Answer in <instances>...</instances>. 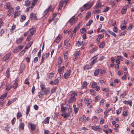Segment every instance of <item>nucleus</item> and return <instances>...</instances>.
I'll return each mask as SVG.
<instances>
[{
	"label": "nucleus",
	"instance_id": "f257e3e1",
	"mask_svg": "<svg viewBox=\"0 0 134 134\" xmlns=\"http://www.w3.org/2000/svg\"><path fill=\"white\" fill-rule=\"evenodd\" d=\"M72 111V110L71 108L69 107L68 108L67 112H65L63 113V114L61 115L64 118H68L70 116Z\"/></svg>",
	"mask_w": 134,
	"mask_h": 134
},
{
	"label": "nucleus",
	"instance_id": "f03ea898",
	"mask_svg": "<svg viewBox=\"0 0 134 134\" xmlns=\"http://www.w3.org/2000/svg\"><path fill=\"white\" fill-rule=\"evenodd\" d=\"M77 95V93H73L71 96L70 98L69 99L68 102L69 103L73 102L75 101L76 98L75 97Z\"/></svg>",
	"mask_w": 134,
	"mask_h": 134
},
{
	"label": "nucleus",
	"instance_id": "7ed1b4c3",
	"mask_svg": "<svg viewBox=\"0 0 134 134\" xmlns=\"http://www.w3.org/2000/svg\"><path fill=\"white\" fill-rule=\"evenodd\" d=\"M92 6V5H90L89 4L87 3L84 4L82 7L80 8V10L81 12H82L85 9L87 10L90 9Z\"/></svg>",
	"mask_w": 134,
	"mask_h": 134
},
{
	"label": "nucleus",
	"instance_id": "20e7f679",
	"mask_svg": "<svg viewBox=\"0 0 134 134\" xmlns=\"http://www.w3.org/2000/svg\"><path fill=\"white\" fill-rule=\"evenodd\" d=\"M71 72V70L70 69L69 70H67L66 73L64 74V77L65 79H68L70 75Z\"/></svg>",
	"mask_w": 134,
	"mask_h": 134
},
{
	"label": "nucleus",
	"instance_id": "39448f33",
	"mask_svg": "<svg viewBox=\"0 0 134 134\" xmlns=\"http://www.w3.org/2000/svg\"><path fill=\"white\" fill-rule=\"evenodd\" d=\"M52 8V6L51 5H50L48 8L44 11L43 13V16H44L47 15L48 13L51 11Z\"/></svg>",
	"mask_w": 134,
	"mask_h": 134
},
{
	"label": "nucleus",
	"instance_id": "423d86ee",
	"mask_svg": "<svg viewBox=\"0 0 134 134\" xmlns=\"http://www.w3.org/2000/svg\"><path fill=\"white\" fill-rule=\"evenodd\" d=\"M23 47V46L20 45L16 47L15 49L13 51V52L14 53L19 52Z\"/></svg>",
	"mask_w": 134,
	"mask_h": 134
},
{
	"label": "nucleus",
	"instance_id": "0eeeda50",
	"mask_svg": "<svg viewBox=\"0 0 134 134\" xmlns=\"http://www.w3.org/2000/svg\"><path fill=\"white\" fill-rule=\"evenodd\" d=\"M73 17H72L71 19L69 20L68 22L70 23V24L72 25L73 24L75 23L77 19V18H73Z\"/></svg>",
	"mask_w": 134,
	"mask_h": 134
},
{
	"label": "nucleus",
	"instance_id": "6e6552de",
	"mask_svg": "<svg viewBox=\"0 0 134 134\" xmlns=\"http://www.w3.org/2000/svg\"><path fill=\"white\" fill-rule=\"evenodd\" d=\"M25 124L24 123L20 122L18 126L19 130H24Z\"/></svg>",
	"mask_w": 134,
	"mask_h": 134
},
{
	"label": "nucleus",
	"instance_id": "1a4fd4ad",
	"mask_svg": "<svg viewBox=\"0 0 134 134\" xmlns=\"http://www.w3.org/2000/svg\"><path fill=\"white\" fill-rule=\"evenodd\" d=\"M28 125L30 126L31 131H34L36 129V125L30 123L28 124Z\"/></svg>",
	"mask_w": 134,
	"mask_h": 134
},
{
	"label": "nucleus",
	"instance_id": "9d476101",
	"mask_svg": "<svg viewBox=\"0 0 134 134\" xmlns=\"http://www.w3.org/2000/svg\"><path fill=\"white\" fill-rule=\"evenodd\" d=\"M13 12L14 8L13 7H11L8 11L7 13L8 16H11Z\"/></svg>",
	"mask_w": 134,
	"mask_h": 134
},
{
	"label": "nucleus",
	"instance_id": "9b49d317",
	"mask_svg": "<svg viewBox=\"0 0 134 134\" xmlns=\"http://www.w3.org/2000/svg\"><path fill=\"white\" fill-rule=\"evenodd\" d=\"M92 129L96 131H102V129L100 127L97 126L96 127L94 126H92Z\"/></svg>",
	"mask_w": 134,
	"mask_h": 134
},
{
	"label": "nucleus",
	"instance_id": "f8f14e48",
	"mask_svg": "<svg viewBox=\"0 0 134 134\" xmlns=\"http://www.w3.org/2000/svg\"><path fill=\"white\" fill-rule=\"evenodd\" d=\"M44 92V93L45 95H47L49 94L50 92V89L49 88H46L44 89L42 91Z\"/></svg>",
	"mask_w": 134,
	"mask_h": 134
},
{
	"label": "nucleus",
	"instance_id": "ddd939ff",
	"mask_svg": "<svg viewBox=\"0 0 134 134\" xmlns=\"http://www.w3.org/2000/svg\"><path fill=\"white\" fill-rule=\"evenodd\" d=\"M30 35L33 36L36 32V29L34 28H32L30 30Z\"/></svg>",
	"mask_w": 134,
	"mask_h": 134
},
{
	"label": "nucleus",
	"instance_id": "4468645a",
	"mask_svg": "<svg viewBox=\"0 0 134 134\" xmlns=\"http://www.w3.org/2000/svg\"><path fill=\"white\" fill-rule=\"evenodd\" d=\"M45 94L42 91H40L38 93V96L39 97L41 98H43Z\"/></svg>",
	"mask_w": 134,
	"mask_h": 134
},
{
	"label": "nucleus",
	"instance_id": "2eb2a0df",
	"mask_svg": "<svg viewBox=\"0 0 134 134\" xmlns=\"http://www.w3.org/2000/svg\"><path fill=\"white\" fill-rule=\"evenodd\" d=\"M50 117H48L46 118L42 122L44 124H48L49 121Z\"/></svg>",
	"mask_w": 134,
	"mask_h": 134
},
{
	"label": "nucleus",
	"instance_id": "dca6fc26",
	"mask_svg": "<svg viewBox=\"0 0 134 134\" xmlns=\"http://www.w3.org/2000/svg\"><path fill=\"white\" fill-rule=\"evenodd\" d=\"M123 103L126 104H129L130 106H131L132 101L130 100H128L127 101L124 100L123 102Z\"/></svg>",
	"mask_w": 134,
	"mask_h": 134
},
{
	"label": "nucleus",
	"instance_id": "f3484780",
	"mask_svg": "<svg viewBox=\"0 0 134 134\" xmlns=\"http://www.w3.org/2000/svg\"><path fill=\"white\" fill-rule=\"evenodd\" d=\"M79 55V52H76L75 54L74 57V60L75 61L78 58Z\"/></svg>",
	"mask_w": 134,
	"mask_h": 134
},
{
	"label": "nucleus",
	"instance_id": "a211bd4d",
	"mask_svg": "<svg viewBox=\"0 0 134 134\" xmlns=\"http://www.w3.org/2000/svg\"><path fill=\"white\" fill-rule=\"evenodd\" d=\"M10 68H8L6 71L5 76L7 77H9L10 76Z\"/></svg>",
	"mask_w": 134,
	"mask_h": 134
},
{
	"label": "nucleus",
	"instance_id": "6ab92c4d",
	"mask_svg": "<svg viewBox=\"0 0 134 134\" xmlns=\"http://www.w3.org/2000/svg\"><path fill=\"white\" fill-rule=\"evenodd\" d=\"M33 43L32 41H31L29 42L26 45L25 48V49H27L29 48L32 45Z\"/></svg>",
	"mask_w": 134,
	"mask_h": 134
},
{
	"label": "nucleus",
	"instance_id": "aec40b11",
	"mask_svg": "<svg viewBox=\"0 0 134 134\" xmlns=\"http://www.w3.org/2000/svg\"><path fill=\"white\" fill-rule=\"evenodd\" d=\"M7 93L3 94L0 97V102L3 101L5 98L7 97Z\"/></svg>",
	"mask_w": 134,
	"mask_h": 134
},
{
	"label": "nucleus",
	"instance_id": "412c9836",
	"mask_svg": "<svg viewBox=\"0 0 134 134\" xmlns=\"http://www.w3.org/2000/svg\"><path fill=\"white\" fill-rule=\"evenodd\" d=\"M62 38V36L61 35L58 36L55 39V41L56 43H59L60 41Z\"/></svg>",
	"mask_w": 134,
	"mask_h": 134
},
{
	"label": "nucleus",
	"instance_id": "4be33fe9",
	"mask_svg": "<svg viewBox=\"0 0 134 134\" xmlns=\"http://www.w3.org/2000/svg\"><path fill=\"white\" fill-rule=\"evenodd\" d=\"M73 107L74 108V110L75 114H76L78 111L79 109L78 108L76 107V105L75 104L73 105Z\"/></svg>",
	"mask_w": 134,
	"mask_h": 134
},
{
	"label": "nucleus",
	"instance_id": "5701e85b",
	"mask_svg": "<svg viewBox=\"0 0 134 134\" xmlns=\"http://www.w3.org/2000/svg\"><path fill=\"white\" fill-rule=\"evenodd\" d=\"M16 100V98H15L14 99H11L10 100H9L8 103H7V105H10L11 103H13L14 100Z\"/></svg>",
	"mask_w": 134,
	"mask_h": 134
},
{
	"label": "nucleus",
	"instance_id": "b1692460",
	"mask_svg": "<svg viewBox=\"0 0 134 134\" xmlns=\"http://www.w3.org/2000/svg\"><path fill=\"white\" fill-rule=\"evenodd\" d=\"M10 55V53L7 54L3 57V60L4 61H5L7 60H8L9 58Z\"/></svg>",
	"mask_w": 134,
	"mask_h": 134
},
{
	"label": "nucleus",
	"instance_id": "393cba45",
	"mask_svg": "<svg viewBox=\"0 0 134 134\" xmlns=\"http://www.w3.org/2000/svg\"><path fill=\"white\" fill-rule=\"evenodd\" d=\"M92 66L90 65V66L89 65L86 64L83 67V69L84 70H86L91 69L92 68Z\"/></svg>",
	"mask_w": 134,
	"mask_h": 134
},
{
	"label": "nucleus",
	"instance_id": "a878e982",
	"mask_svg": "<svg viewBox=\"0 0 134 134\" xmlns=\"http://www.w3.org/2000/svg\"><path fill=\"white\" fill-rule=\"evenodd\" d=\"M87 85V83L86 81H84L83 82L82 86H81L82 89H84L85 88H86V86Z\"/></svg>",
	"mask_w": 134,
	"mask_h": 134
},
{
	"label": "nucleus",
	"instance_id": "bb28decb",
	"mask_svg": "<svg viewBox=\"0 0 134 134\" xmlns=\"http://www.w3.org/2000/svg\"><path fill=\"white\" fill-rule=\"evenodd\" d=\"M40 87L42 91V90H43L44 89H45V88H46L45 84L43 83H41L40 85Z\"/></svg>",
	"mask_w": 134,
	"mask_h": 134
},
{
	"label": "nucleus",
	"instance_id": "cd10ccee",
	"mask_svg": "<svg viewBox=\"0 0 134 134\" xmlns=\"http://www.w3.org/2000/svg\"><path fill=\"white\" fill-rule=\"evenodd\" d=\"M84 42L83 41L80 42H79V41H78L77 42L76 44V46L78 47H79L81 46L84 45Z\"/></svg>",
	"mask_w": 134,
	"mask_h": 134
},
{
	"label": "nucleus",
	"instance_id": "c85d7f7f",
	"mask_svg": "<svg viewBox=\"0 0 134 134\" xmlns=\"http://www.w3.org/2000/svg\"><path fill=\"white\" fill-rule=\"evenodd\" d=\"M20 14H21V13H20V12L17 11L16 12V11H15V13L14 14V18H16L18 16H19L20 15Z\"/></svg>",
	"mask_w": 134,
	"mask_h": 134
},
{
	"label": "nucleus",
	"instance_id": "c756f323",
	"mask_svg": "<svg viewBox=\"0 0 134 134\" xmlns=\"http://www.w3.org/2000/svg\"><path fill=\"white\" fill-rule=\"evenodd\" d=\"M102 6V5L100 3L99 1H97V3L96 5V8H99L101 7Z\"/></svg>",
	"mask_w": 134,
	"mask_h": 134
},
{
	"label": "nucleus",
	"instance_id": "7c9ffc66",
	"mask_svg": "<svg viewBox=\"0 0 134 134\" xmlns=\"http://www.w3.org/2000/svg\"><path fill=\"white\" fill-rule=\"evenodd\" d=\"M127 11V7H125L123 8L121 10V13L122 14L125 13Z\"/></svg>",
	"mask_w": 134,
	"mask_h": 134
},
{
	"label": "nucleus",
	"instance_id": "2f4dec72",
	"mask_svg": "<svg viewBox=\"0 0 134 134\" xmlns=\"http://www.w3.org/2000/svg\"><path fill=\"white\" fill-rule=\"evenodd\" d=\"M54 76V74L53 72H51L49 73L48 75V78L51 79Z\"/></svg>",
	"mask_w": 134,
	"mask_h": 134
},
{
	"label": "nucleus",
	"instance_id": "473e14b6",
	"mask_svg": "<svg viewBox=\"0 0 134 134\" xmlns=\"http://www.w3.org/2000/svg\"><path fill=\"white\" fill-rule=\"evenodd\" d=\"M23 38L22 37H21L20 38L17 40L16 42L17 43L19 44L21 43L23 41Z\"/></svg>",
	"mask_w": 134,
	"mask_h": 134
},
{
	"label": "nucleus",
	"instance_id": "72a5a7b5",
	"mask_svg": "<svg viewBox=\"0 0 134 134\" xmlns=\"http://www.w3.org/2000/svg\"><path fill=\"white\" fill-rule=\"evenodd\" d=\"M57 89L56 87H54L52 88L51 91V94H52L55 92Z\"/></svg>",
	"mask_w": 134,
	"mask_h": 134
},
{
	"label": "nucleus",
	"instance_id": "f704fd0d",
	"mask_svg": "<svg viewBox=\"0 0 134 134\" xmlns=\"http://www.w3.org/2000/svg\"><path fill=\"white\" fill-rule=\"evenodd\" d=\"M68 108L66 107H63L62 108H61V110L63 113L66 112L67 110H68Z\"/></svg>",
	"mask_w": 134,
	"mask_h": 134
},
{
	"label": "nucleus",
	"instance_id": "c9c22d12",
	"mask_svg": "<svg viewBox=\"0 0 134 134\" xmlns=\"http://www.w3.org/2000/svg\"><path fill=\"white\" fill-rule=\"evenodd\" d=\"M38 0H33V2H32V4L33 5V6H31V9L33 8L34 6L36 4Z\"/></svg>",
	"mask_w": 134,
	"mask_h": 134
},
{
	"label": "nucleus",
	"instance_id": "e433bc0d",
	"mask_svg": "<svg viewBox=\"0 0 134 134\" xmlns=\"http://www.w3.org/2000/svg\"><path fill=\"white\" fill-rule=\"evenodd\" d=\"M97 85V84L96 83L93 82L91 85V87L93 88H94L96 87Z\"/></svg>",
	"mask_w": 134,
	"mask_h": 134
},
{
	"label": "nucleus",
	"instance_id": "4c0bfd02",
	"mask_svg": "<svg viewBox=\"0 0 134 134\" xmlns=\"http://www.w3.org/2000/svg\"><path fill=\"white\" fill-rule=\"evenodd\" d=\"M13 87V86L12 85H8L6 88V90L7 91L10 90Z\"/></svg>",
	"mask_w": 134,
	"mask_h": 134
},
{
	"label": "nucleus",
	"instance_id": "58836bf2",
	"mask_svg": "<svg viewBox=\"0 0 134 134\" xmlns=\"http://www.w3.org/2000/svg\"><path fill=\"white\" fill-rule=\"evenodd\" d=\"M97 59V58H96L92 60L90 64L91 66H92L93 64L96 63Z\"/></svg>",
	"mask_w": 134,
	"mask_h": 134
},
{
	"label": "nucleus",
	"instance_id": "ea45409f",
	"mask_svg": "<svg viewBox=\"0 0 134 134\" xmlns=\"http://www.w3.org/2000/svg\"><path fill=\"white\" fill-rule=\"evenodd\" d=\"M105 45V44L104 42H102L99 46V48H103L104 46Z\"/></svg>",
	"mask_w": 134,
	"mask_h": 134
},
{
	"label": "nucleus",
	"instance_id": "a19ab883",
	"mask_svg": "<svg viewBox=\"0 0 134 134\" xmlns=\"http://www.w3.org/2000/svg\"><path fill=\"white\" fill-rule=\"evenodd\" d=\"M108 31L110 34L114 36V37H116V35L112 31H111L109 30H108Z\"/></svg>",
	"mask_w": 134,
	"mask_h": 134
},
{
	"label": "nucleus",
	"instance_id": "79ce46f5",
	"mask_svg": "<svg viewBox=\"0 0 134 134\" xmlns=\"http://www.w3.org/2000/svg\"><path fill=\"white\" fill-rule=\"evenodd\" d=\"M103 111V110L101 109L100 108H98L97 109L96 111V113L97 114L99 113H100V112L102 111Z\"/></svg>",
	"mask_w": 134,
	"mask_h": 134
},
{
	"label": "nucleus",
	"instance_id": "37998d69",
	"mask_svg": "<svg viewBox=\"0 0 134 134\" xmlns=\"http://www.w3.org/2000/svg\"><path fill=\"white\" fill-rule=\"evenodd\" d=\"M10 3H7L6 4L5 6L6 7V8L7 9H9L10 6Z\"/></svg>",
	"mask_w": 134,
	"mask_h": 134
},
{
	"label": "nucleus",
	"instance_id": "c03bdc74",
	"mask_svg": "<svg viewBox=\"0 0 134 134\" xmlns=\"http://www.w3.org/2000/svg\"><path fill=\"white\" fill-rule=\"evenodd\" d=\"M99 73V69H96L94 72V75L95 76H97L98 75Z\"/></svg>",
	"mask_w": 134,
	"mask_h": 134
},
{
	"label": "nucleus",
	"instance_id": "a18cd8bd",
	"mask_svg": "<svg viewBox=\"0 0 134 134\" xmlns=\"http://www.w3.org/2000/svg\"><path fill=\"white\" fill-rule=\"evenodd\" d=\"M92 101V99H89L87 101V106L89 105Z\"/></svg>",
	"mask_w": 134,
	"mask_h": 134
},
{
	"label": "nucleus",
	"instance_id": "49530a36",
	"mask_svg": "<svg viewBox=\"0 0 134 134\" xmlns=\"http://www.w3.org/2000/svg\"><path fill=\"white\" fill-rule=\"evenodd\" d=\"M30 4V2L29 1H26L25 2V5L26 6H29Z\"/></svg>",
	"mask_w": 134,
	"mask_h": 134
},
{
	"label": "nucleus",
	"instance_id": "de8ad7c7",
	"mask_svg": "<svg viewBox=\"0 0 134 134\" xmlns=\"http://www.w3.org/2000/svg\"><path fill=\"white\" fill-rule=\"evenodd\" d=\"M25 52V50L24 49L23 50L20 52L18 54V55L19 56L23 55V54H24V53Z\"/></svg>",
	"mask_w": 134,
	"mask_h": 134
},
{
	"label": "nucleus",
	"instance_id": "09e8293b",
	"mask_svg": "<svg viewBox=\"0 0 134 134\" xmlns=\"http://www.w3.org/2000/svg\"><path fill=\"white\" fill-rule=\"evenodd\" d=\"M30 107L29 105L27 107L26 109V114L27 116L29 114V112L30 111Z\"/></svg>",
	"mask_w": 134,
	"mask_h": 134
},
{
	"label": "nucleus",
	"instance_id": "8fccbe9b",
	"mask_svg": "<svg viewBox=\"0 0 134 134\" xmlns=\"http://www.w3.org/2000/svg\"><path fill=\"white\" fill-rule=\"evenodd\" d=\"M22 115L21 113L20 112H18L16 116L17 118L18 119H19V118L21 117Z\"/></svg>",
	"mask_w": 134,
	"mask_h": 134
},
{
	"label": "nucleus",
	"instance_id": "3c124183",
	"mask_svg": "<svg viewBox=\"0 0 134 134\" xmlns=\"http://www.w3.org/2000/svg\"><path fill=\"white\" fill-rule=\"evenodd\" d=\"M91 13L90 12L87 13L86 15V19H88L91 16Z\"/></svg>",
	"mask_w": 134,
	"mask_h": 134
},
{
	"label": "nucleus",
	"instance_id": "603ef678",
	"mask_svg": "<svg viewBox=\"0 0 134 134\" xmlns=\"http://www.w3.org/2000/svg\"><path fill=\"white\" fill-rule=\"evenodd\" d=\"M5 29H2L0 31V34H1V35H0V36H2V35L3 34L5 31Z\"/></svg>",
	"mask_w": 134,
	"mask_h": 134
},
{
	"label": "nucleus",
	"instance_id": "864d4df0",
	"mask_svg": "<svg viewBox=\"0 0 134 134\" xmlns=\"http://www.w3.org/2000/svg\"><path fill=\"white\" fill-rule=\"evenodd\" d=\"M32 36L31 35H30L27 36V38L26 39V40L28 41H29L30 40L32 37Z\"/></svg>",
	"mask_w": 134,
	"mask_h": 134
},
{
	"label": "nucleus",
	"instance_id": "5fc2aeb1",
	"mask_svg": "<svg viewBox=\"0 0 134 134\" xmlns=\"http://www.w3.org/2000/svg\"><path fill=\"white\" fill-rule=\"evenodd\" d=\"M93 22V21L92 20H90L88 23H87L86 24V25L87 26H90L91 24Z\"/></svg>",
	"mask_w": 134,
	"mask_h": 134
},
{
	"label": "nucleus",
	"instance_id": "6e6d98bb",
	"mask_svg": "<svg viewBox=\"0 0 134 134\" xmlns=\"http://www.w3.org/2000/svg\"><path fill=\"white\" fill-rule=\"evenodd\" d=\"M18 83L16 82H15L14 83V85H13V88L14 89H16L18 87Z\"/></svg>",
	"mask_w": 134,
	"mask_h": 134
},
{
	"label": "nucleus",
	"instance_id": "4d7b16f0",
	"mask_svg": "<svg viewBox=\"0 0 134 134\" xmlns=\"http://www.w3.org/2000/svg\"><path fill=\"white\" fill-rule=\"evenodd\" d=\"M24 83L25 84L29 85L30 84V83L28 81L27 79H26L24 82Z\"/></svg>",
	"mask_w": 134,
	"mask_h": 134
},
{
	"label": "nucleus",
	"instance_id": "13d9d810",
	"mask_svg": "<svg viewBox=\"0 0 134 134\" xmlns=\"http://www.w3.org/2000/svg\"><path fill=\"white\" fill-rule=\"evenodd\" d=\"M121 29L122 30H125L126 29V26L123 25V26H121Z\"/></svg>",
	"mask_w": 134,
	"mask_h": 134
},
{
	"label": "nucleus",
	"instance_id": "bf43d9fd",
	"mask_svg": "<svg viewBox=\"0 0 134 134\" xmlns=\"http://www.w3.org/2000/svg\"><path fill=\"white\" fill-rule=\"evenodd\" d=\"M38 57H35L34 59V62L35 63L36 62H37L38 60Z\"/></svg>",
	"mask_w": 134,
	"mask_h": 134
},
{
	"label": "nucleus",
	"instance_id": "052dcab7",
	"mask_svg": "<svg viewBox=\"0 0 134 134\" xmlns=\"http://www.w3.org/2000/svg\"><path fill=\"white\" fill-rule=\"evenodd\" d=\"M127 112L126 111H124L122 113V115L124 116H126L127 115Z\"/></svg>",
	"mask_w": 134,
	"mask_h": 134
},
{
	"label": "nucleus",
	"instance_id": "680f3d73",
	"mask_svg": "<svg viewBox=\"0 0 134 134\" xmlns=\"http://www.w3.org/2000/svg\"><path fill=\"white\" fill-rule=\"evenodd\" d=\"M102 25L101 24H100L99 25L98 27V29H97V32L98 33H99V31L100 29H101V28H102Z\"/></svg>",
	"mask_w": 134,
	"mask_h": 134
},
{
	"label": "nucleus",
	"instance_id": "e2e57ef3",
	"mask_svg": "<svg viewBox=\"0 0 134 134\" xmlns=\"http://www.w3.org/2000/svg\"><path fill=\"white\" fill-rule=\"evenodd\" d=\"M35 14L33 13H32L30 14V18L32 20H34V18H35L34 17Z\"/></svg>",
	"mask_w": 134,
	"mask_h": 134
},
{
	"label": "nucleus",
	"instance_id": "0e129e2a",
	"mask_svg": "<svg viewBox=\"0 0 134 134\" xmlns=\"http://www.w3.org/2000/svg\"><path fill=\"white\" fill-rule=\"evenodd\" d=\"M106 72V71L105 70H100V73L102 74H104Z\"/></svg>",
	"mask_w": 134,
	"mask_h": 134
},
{
	"label": "nucleus",
	"instance_id": "69168bd1",
	"mask_svg": "<svg viewBox=\"0 0 134 134\" xmlns=\"http://www.w3.org/2000/svg\"><path fill=\"white\" fill-rule=\"evenodd\" d=\"M4 24V23L3 22L2 19H0V29L1 28L2 26Z\"/></svg>",
	"mask_w": 134,
	"mask_h": 134
},
{
	"label": "nucleus",
	"instance_id": "338daca9",
	"mask_svg": "<svg viewBox=\"0 0 134 134\" xmlns=\"http://www.w3.org/2000/svg\"><path fill=\"white\" fill-rule=\"evenodd\" d=\"M102 90L103 91H104L106 92H108L109 91V89L107 88H103Z\"/></svg>",
	"mask_w": 134,
	"mask_h": 134
},
{
	"label": "nucleus",
	"instance_id": "774afa93",
	"mask_svg": "<svg viewBox=\"0 0 134 134\" xmlns=\"http://www.w3.org/2000/svg\"><path fill=\"white\" fill-rule=\"evenodd\" d=\"M16 120V119L15 118H14L11 121V122L12 124L13 125L14 124L15 121Z\"/></svg>",
	"mask_w": 134,
	"mask_h": 134
}]
</instances>
